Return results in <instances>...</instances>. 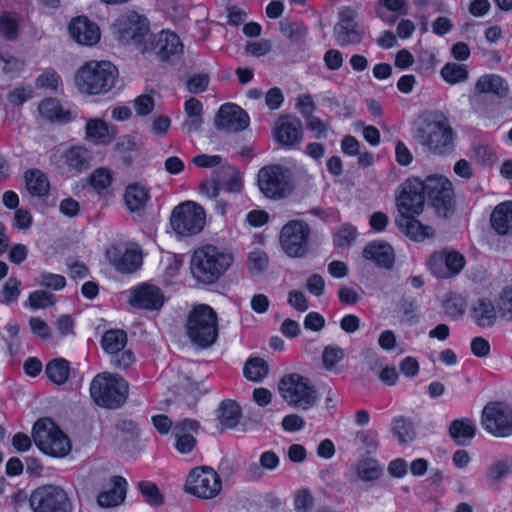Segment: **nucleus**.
<instances>
[{
	"instance_id": "nucleus-36",
	"label": "nucleus",
	"mask_w": 512,
	"mask_h": 512,
	"mask_svg": "<svg viewBox=\"0 0 512 512\" xmlns=\"http://www.w3.org/2000/svg\"><path fill=\"white\" fill-rule=\"evenodd\" d=\"M149 198L148 189L139 184L128 185L124 194L125 204L131 212L143 209Z\"/></svg>"
},
{
	"instance_id": "nucleus-64",
	"label": "nucleus",
	"mask_w": 512,
	"mask_h": 512,
	"mask_svg": "<svg viewBox=\"0 0 512 512\" xmlns=\"http://www.w3.org/2000/svg\"><path fill=\"white\" fill-rule=\"evenodd\" d=\"M39 284L41 286L52 288L54 290H60L64 288L66 280L63 276L52 273H42L40 275Z\"/></svg>"
},
{
	"instance_id": "nucleus-45",
	"label": "nucleus",
	"mask_w": 512,
	"mask_h": 512,
	"mask_svg": "<svg viewBox=\"0 0 512 512\" xmlns=\"http://www.w3.org/2000/svg\"><path fill=\"white\" fill-rule=\"evenodd\" d=\"M268 364L262 358H251L249 359L244 366V375L245 377L254 382L261 381L268 374Z\"/></svg>"
},
{
	"instance_id": "nucleus-17",
	"label": "nucleus",
	"mask_w": 512,
	"mask_h": 512,
	"mask_svg": "<svg viewBox=\"0 0 512 512\" xmlns=\"http://www.w3.org/2000/svg\"><path fill=\"white\" fill-rule=\"evenodd\" d=\"M53 159L58 168L73 174H80L88 170L93 160V155L83 145H74L53 154Z\"/></svg>"
},
{
	"instance_id": "nucleus-13",
	"label": "nucleus",
	"mask_w": 512,
	"mask_h": 512,
	"mask_svg": "<svg viewBox=\"0 0 512 512\" xmlns=\"http://www.w3.org/2000/svg\"><path fill=\"white\" fill-rule=\"evenodd\" d=\"M424 194L437 214L447 217L453 212L454 192L451 182L443 176H429L422 181Z\"/></svg>"
},
{
	"instance_id": "nucleus-51",
	"label": "nucleus",
	"mask_w": 512,
	"mask_h": 512,
	"mask_svg": "<svg viewBox=\"0 0 512 512\" xmlns=\"http://www.w3.org/2000/svg\"><path fill=\"white\" fill-rule=\"evenodd\" d=\"M378 435L373 430H362L357 432L355 442L367 453H373L378 448Z\"/></svg>"
},
{
	"instance_id": "nucleus-43",
	"label": "nucleus",
	"mask_w": 512,
	"mask_h": 512,
	"mask_svg": "<svg viewBox=\"0 0 512 512\" xmlns=\"http://www.w3.org/2000/svg\"><path fill=\"white\" fill-rule=\"evenodd\" d=\"M440 74L449 84L462 83L468 79V70L466 66L454 62L446 63L441 68Z\"/></svg>"
},
{
	"instance_id": "nucleus-49",
	"label": "nucleus",
	"mask_w": 512,
	"mask_h": 512,
	"mask_svg": "<svg viewBox=\"0 0 512 512\" xmlns=\"http://www.w3.org/2000/svg\"><path fill=\"white\" fill-rule=\"evenodd\" d=\"M18 20L9 13L0 16V35L6 40H15L18 37Z\"/></svg>"
},
{
	"instance_id": "nucleus-42",
	"label": "nucleus",
	"mask_w": 512,
	"mask_h": 512,
	"mask_svg": "<svg viewBox=\"0 0 512 512\" xmlns=\"http://www.w3.org/2000/svg\"><path fill=\"white\" fill-rule=\"evenodd\" d=\"M391 431L402 444H407L413 441L416 437L413 423L410 419L403 416H398L392 419Z\"/></svg>"
},
{
	"instance_id": "nucleus-54",
	"label": "nucleus",
	"mask_w": 512,
	"mask_h": 512,
	"mask_svg": "<svg viewBox=\"0 0 512 512\" xmlns=\"http://www.w3.org/2000/svg\"><path fill=\"white\" fill-rule=\"evenodd\" d=\"M498 312L501 318L512 321V288H505L497 302Z\"/></svg>"
},
{
	"instance_id": "nucleus-11",
	"label": "nucleus",
	"mask_w": 512,
	"mask_h": 512,
	"mask_svg": "<svg viewBox=\"0 0 512 512\" xmlns=\"http://www.w3.org/2000/svg\"><path fill=\"white\" fill-rule=\"evenodd\" d=\"M184 489L187 493L200 499H214L222 489L221 478L209 466L193 468L187 475Z\"/></svg>"
},
{
	"instance_id": "nucleus-46",
	"label": "nucleus",
	"mask_w": 512,
	"mask_h": 512,
	"mask_svg": "<svg viewBox=\"0 0 512 512\" xmlns=\"http://www.w3.org/2000/svg\"><path fill=\"white\" fill-rule=\"evenodd\" d=\"M512 472V459L505 456L494 462L488 469L487 478L491 484L500 483Z\"/></svg>"
},
{
	"instance_id": "nucleus-60",
	"label": "nucleus",
	"mask_w": 512,
	"mask_h": 512,
	"mask_svg": "<svg viewBox=\"0 0 512 512\" xmlns=\"http://www.w3.org/2000/svg\"><path fill=\"white\" fill-rule=\"evenodd\" d=\"M356 238V228L351 225L342 226L335 236V245L338 247L350 246Z\"/></svg>"
},
{
	"instance_id": "nucleus-24",
	"label": "nucleus",
	"mask_w": 512,
	"mask_h": 512,
	"mask_svg": "<svg viewBox=\"0 0 512 512\" xmlns=\"http://www.w3.org/2000/svg\"><path fill=\"white\" fill-rule=\"evenodd\" d=\"M275 140L283 146L294 147L303 138L302 123L296 117H281L275 124Z\"/></svg>"
},
{
	"instance_id": "nucleus-30",
	"label": "nucleus",
	"mask_w": 512,
	"mask_h": 512,
	"mask_svg": "<svg viewBox=\"0 0 512 512\" xmlns=\"http://www.w3.org/2000/svg\"><path fill=\"white\" fill-rule=\"evenodd\" d=\"M415 215H399L396 218L398 228L414 241H423L433 236L434 230L415 219Z\"/></svg>"
},
{
	"instance_id": "nucleus-55",
	"label": "nucleus",
	"mask_w": 512,
	"mask_h": 512,
	"mask_svg": "<svg viewBox=\"0 0 512 512\" xmlns=\"http://www.w3.org/2000/svg\"><path fill=\"white\" fill-rule=\"evenodd\" d=\"M21 282L15 277H10L2 289L3 303L9 305L15 302L20 295Z\"/></svg>"
},
{
	"instance_id": "nucleus-40",
	"label": "nucleus",
	"mask_w": 512,
	"mask_h": 512,
	"mask_svg": "<svg viewBox=\"0 0 512 512\" xmlns=\"http://www.w3.org/2000/svg\"><path fill=\"white\" fill-rule=\"evenodd\" d=\"M39 114L51 122L70 121V112L65 111L56 99L48 98L43 100L38 107Z\"/></svg>"
},
{
	"instance_id": "nucleus-7",
	"label": "nucleus",
	"mask_w": 512,
	"mask_h": 512,
	"mask_svg": "<svg viewBox=\"0 0 512 512\" xmlns=\"http://www.w3.org/2000/svg\"><path fill=\"white\" fill-rule=\"evenodd\" d=\"M414 138L436 154H445L453 148V132L446 121L424 119L415 128Z\"/></svg>"
},
{
	"instance_id": "nucleus-29",
	"label": "nucleus",
	"mask_w": 512,
	"mask_h": 512,
	"mask_svg": "<svg viewBox=\"0 0 512 512\" xmlns=\"http://www.w3.org/2000/svg\"><path fill=\"white\" fill-rule=\"evenodd\" d=\"M470 316L477 326L491 328L496 323L497 311L492 301L480 298L472 304Z\"/></svg>"
},
{
	"instance_id": "nucleus-28",
	"label": "nucleus",
	"mask_w": 512,
	"mask_h": 512,
	"mask_svg": "<svg viewBox=\"0 0 512 512\" xmlns=\"http://www.w3.org/2000/svg\"><path fill=\"white\" fill-rule=\"evenodd\" d=\"M363 256L385 269H391L394 264V250L386 242L374 241L369 243L363 250Z\"/></svg>"
},
{
	"instance_id": "nucleus-50",
	"label": "nucleus",
	"mask_w": 512,
	"mask_h": 512,
	"mask_svg": "<svg viewBox=\"0 0 512 512\" xmlns=\"http://www.w3.org/2000/svg\"><path fill=\"white\" fill-rule=\"evenodd\" d=\"M138 488L148 504L159 506L163 503V496L156 484L149 481H141L138 484Z\"/></svg>"
},
{
	"instance_id": "nucleus-26",
	"label": "nucleus",
	"mask_w": 512,
	"mask_h": 512,
	"mask_svg": "<svg viewBox=\"0 0 512 512\" xmlns=\"http://www.w3.org/2000/svg\"><path fill=\"white\" fill-rule=\"evenodd\" d=\"M165 298L162 291L150 284H143L131 292L129 302L132 306L147 309L158 310L164 304Z\"/></svg>"
},
{
	"instance_id": "nucleus-34",
	"label": "nucleus",
	"mask_w": 512,
	"mask_h": 512,
	"mask_svg": "<svg viewBox=\"0 0 512 512\" xmlns=\"http://www.w3.org/2000/svg\"><path fill=\"white\" fill-rule=\"evenodd\" d=\"M184 111L186 117L182 123L183 130L188 134L200 131L203 124V106L201 102L196 98H189L185 102Z\"/></svg>"
},
{
	"instance_id": "nucleus-37",
	"label": "nucleus",
	"mask_w": 512,
	"mask_h": 512,
	"mask_svg": "<svg viewBox=\"0 0 512 512\" xmlns=\"http://www.w3.org/2000/svg\"><path fill=\"white\" fill-rule=\"evenodd\" d=\"M219 176L221 186L224 190L231 193L240 192L243 186L242 177L240 172L231 165H221V167L214 172Z\"/></svg>"
},
{
	"instance_id": "nucleus-61",
	"label": "nucleus",
	"mask_w": 512,
	"mask_h": 512,
	"mask_svg": "<svg viewBox=\"0 0 512 512\" xmlns=\"http://www.w3.org/2000/svg\"><path fill=\"white\" fill-rule=\"evenodd\" d=\"M268 264V257L265 252L261 250L252 251L249 254V269L253 273H261L265 270Z\"/></svg>"
},
{
	"instance_id": "nucleus-32",
	"label": "nucleus",
	"mask_w": 512,
	"mask_h": 512,
	"mask_svg": "<svg viewBox=\"0 0 512 512\" xmlns=\"http://www.w3.org/2000/svg\"><path fill=\"white\" fill-rule=\"evenodd\" d=\"M111 482L112 487L102 491L97 497V502L101 507H114L121 504L125 499L126 480L121 476H114Z\"/></svg>"
},
{
	"instance_id": "nucleus-6",
	"label": "nucleus",
	"mask_w": 512,
	"mask_h": 512,
	"mask_svg": "<svg viewBox=\"0 0 512 512\" xmlns=\"http://www.w3.org/2000/svg\"><path fill=\"white\" fill-rule=\"evenodd\" d=\"M32 438L47 455L62 458L71 451L70 439L51 419L38 420L33 426Z\"/></svg>"
},
{
	"instance_id": "nucleus-59",
	"label": "nucleus",
	"mask_w": 512,
	"mask_h": 512,
	"mask_svg": "<svg viewBox=\"0 0 512 512\" xmlns=\"http://www.w3.org/2000/svg\"><path fill=\"white\" fill-rule=\"evenodd\" d=\"M280 30L284 36L293 42H299L307 33L306 27L298 23L282 22Z\"/></svg>"
},
{
	"instance_id": "nucleus-52",
	"label": "nucleus",
	"mask_w": 512,
	"mask_h": 512,
	"mask_svg": "<svg viewBox=\"0 0 512 512\" xmlns=\"http://www.w3.org/2000/svg\"><path fill=\"white\" fill-rule=\"evenodd\" d=\"M345 356L344 350L338 346L329 345L322 353L323 366L327 370L334 368Z\"/></svg>"
},
{
	"instance_id": "nucleus-10",
	"label": "nucleus",
	"mask_w": 512,
	"mask_h": 512,
	"mask_svg": "<svg viewBox=\"0 0 512 512\" xmlns=\"http://www.w3.org/2000/svg\"><path fill=\"white\" fill-rule=\"evenodd\" d=\"M170 224L178 235H196L202 231L205 225L204 209L193 201L183 202L173 209Z\"/></svg>"
},
{
	"instance_id": "nucleus-23",
	"label": "nucleus",
	"mask_w": 512,
	"mask_h": 512,
	"mask_svg": "<svg viewBox=\"0 0 512 512\" xmlns=\"http://www.w3.org/2000/svg\"><path fill=\"white\" fill-rule=\"evenodd\" d=\"M106 258L119 272L132 273L136 271L142 262V255L135 245L122 250L111 246L106 250Z\"/></svg>"
},
{
	"instance_id": "nucleus-33",
	"label": "nucleus",
	"mask_w": 512,
	"mask_h": 512,
	"mask_svg": "<svg viewBox=\"0 0 512 512\" xmlns=\"http://www.w3.org/2000/svg\"><path fill=\"white\" fill-rule=\"evenodd\" d=\"M475 93H493L499 98L507 97L509 85L505 79L495 74L481 76L475 85Z\"/></svg>"
},
{
	"instance_id": "nucleus-25",
	"label": "nucleus",
	"mask_w": 512,
	"mask_h": 512,
	"mask_svg": "<svg viewBox=\"0 0 512 512\" xmlns=\"http://www.w3.org/2000/svg\"><path fill=\"white\" fill-rule=\"evenodd\" d=\"M70 37L81 45L92 46L100 39L98 26L85 16H78L71 20L68 26Z\"/></svg>"
},
{
	"instance_id": "nucleus-8",
	"label": "nucleus",
	"mask_w": 512,
	"mask_h": 512,
	"mask_svg": "<svg viewBox=\"0 0 512 512\" xmlns=\"http://www.w3.org/2000/svg\"><path fill=\"white\" fill-rule=\"evenodd\" d=\"M115 34L123 44H132L147 53L149 40V22L147 18L134 11L121 15L113 25Z\"/></svg>"
},
{
	"instance_id": "nucleus-2",
	"label": "nucleus",
	"mask_w": 512,
	"mask_h": 512,
	"mask_svg": "<svg viewBox=\"0 0 512 512\" xmlns=\"http://www.w3.org/2000/svg\"><path fill=\"white\" fill-rule=\"evenodd\" d=\"M118 76L117 68L109 61H89L75 73L76 87L89 95L104 94L110 91Z\"/></svg>"
},
{
	"instance_id": "nucleus-19",
	"label": "nucleus",
	"mask_w": 512,
	"mask_h": 512,
	"mask_svg": "<svg viewBox=\"0 0 512 512\" xmlns=\"http://www.w3.org/2000/svg\"><path fill=\"white\" fill-rule=\"evenodd\" d=\"M428 266L431 273L440 279H448L459 274L465 266V258L454 250H442L434 252Z\"/></svg>"
},
{
	"instance_id": "nucleus-53",
	"label": "nucleus",
	"mask_w": 512,
	"mask_h": 512,
	"mask_svg": "<svg viewBox=\"0 0 512 512\" xmlns=\"http://www.w3.org/2000/svg\"><path fill=\"white\" fill-rule=\"evenodd\" d=\"M400 309L408 323L412 324L417 321L419 305L416 298L404 296L400 301Z\"/></svg>"
},
{
	"instance_id": "nucleus-58",
	"label": "nucleus",
	"mask_w": 512,
	"mask_h": 512,
	"mask_svg": "<svg viewBox=\"0 0 512 512\" xmlns=\"http://www.w3.org/2000/svg\"><path fill=\"white\" fill-rule=\"evenodd\" d=\"M199 430V423L193 419H182L175 423L173 427V434L175 438L183 436L194 435Z\"/></svg>"
},
{
	"instance_id": "nucleus-14",
	"label": "nucleus",
	"mask_w": 512,
	"mask_h": 512,
	"mask_svg": "<svg viewBox=\"0 0 512 512\" xmlns=\"http://www.w3.org/2000/svg\"><path fill=\"white\" fill-rule=\"evenodd\" d=\"M33 512H72L67 493L60 487L45 485L34 490L30 496Z\"/></svg>"
},
{
	"instance_id": "nucleus-47",
	"label": "nucleus",
	"mask_w": 512,
	"mask_h": 512,
	"mask_svg": "<svg viewBox=\"0 0 512 512\" xmlns=\"http://www.w3.org/2000/svg\"><path fill=\"white\" fill-rule=\"evenodd\" d=\"M260 465L253 464L249 467V473L254 478H260L262 476V468L273 471L280 463L279 457L273 451H265L260 455Z\"/></svg>"
},
{
	"instance_id": "nucleus-5",
	"label": "nucleus",
	"mask_w": 512,
	"mask_h": 512,
	"mask_svg": "<svg viewBox=\"0 0 512 512\" xmlns=\"http://www.w3.org/2000/svg\"><path fill=\"white\" fill-rule=\"evenodd\" d=\"M186 328L191 342L208 348L218 337L217 314L208 305H198L190 312Z\"/></svg>"
},
{
	"instance_id": "nucleus-21",
	"label": "nucleus",
	"mask_w": 512,
	"mask_h": 512,
	"mask_svg": "<svg viewBox=\"0 0 512 512\" xmlns=\"http://www.w3.org/2000/svg\"><path fill=\"white\" fill-rule=\"evenodd\" d=\"M356 11L345 7L340 11V19L334 27V35L340 46L360 44L364 37V30L355 21Z\"/></svg>"
},
{
	"instance_id": "nucleus-38",
	"label": "nucleus",
	"mask_w": 512,
	"mask_h": 512,
	"mask_svg": "<svg viewBox=\"0 0 512 512\" xmlns=\"http://www.w3.org/2000/svg\"><path fill=\"white\" fill-rule=\"evenodd\" d=\"M241 416V408L236 402L225 400L219 405L218 419L224 428H235L240 422Z\"/></svg>"
},
{
	"instance_id": "nucleus-15",
	"label": "nucleus",
	"mask_w": 512,
	"mask_h": 512,
	"mask_svg": "<svg viewBox=\"0 0 512 512\" xmlns=\"http://www.w3.org/2000/svg\"><path fill=\"white\" fill-rule=\"evenodd\" d=\"M482 427L495 437L512 435V408L502 402L488 403L481 416Z\"/></svg>"
},
{
	"instance_id": "nucleus-4",
	"label": "nucleus",
	"mask_w": 512,
	"mask_h": 512,
	"mask_svg": "<svg viewBox=\"0 0 512 512\" xmlns=\"http://www.w3.org/2000/svg\"><path fill=\"white\" fill-rule=\"evenodd\" d=\"M278 391L290 406L308 411L318 403L319 396L310 379L298 373L284 375L278 383Z\"/></svg>"
},
{
	"instance_id": "nucleus-27",
	"label": "nucleus",
	"mask_w": 512,
	"mask_h": 512,
	"mask_svg": "<svg viewBox=\"0 0 512 512\" xmlns=\"http://www.w3.org/2000/svg\"><path fill=\"white\" fill-rule=\"evenodd\" d=\"M382 472V467L376 459L372 457H365L349 468L347 478L351 483H354L357 480L366 483L374 482L381 477Z\"/></svg>"
},
{
	"instance_id": "nucleus-35",
	"label": "nucleus",
	"mask_w": 512,
	"mask_h": 512,
	"mask_svg": "<svg viewBox=\"0 0 512 512\" xmlns=\"http://www.w3.org/2000/svg\"><path fill=\"white\" fill-rule=\"evenodd\" d=\"M26 190L32 197H44L50 184L47 176L39 169H30L24 175Z\"/></svg>"
},
{
	"instance_id": "nucleus-48",
	"label": "nucleus",
	"mask_w": 512,
	"mask_h": 512,
	"mask_svg": "<svg viewBox=\"0 0 512 512\" xmlns=\"http://www.w3.org/2000/svg\"><path fill=\"white\" fill-rule=\"evenodd\" d=\"M466 306L467 303L465 298L456 293L448 294L443 302V308L446 315L452 318L461 317L465 313Z\"/></svg>"
},
{
	"instance_id": "nucleus-63",
	"label": "nucleus",
	"mask_w": 512,
	"mask_h": 512,
	"mask_svg": "<svg viewBox=\"0 0 512 512\" xmlns=\"http://www.w3.org/2000/svg\"><path fill=\"white\" fill-rule=\"evenodd\" d=\"M296 108L304 118L312 116L316 109L313 97L310 94L299 95L296 100Z\"/></svg>"
},
{
	"instance_id": "nucleus-44",
	"label": "nucleus",
	"mask_w": 512,
	"mask_h": 512,
	"mask_svg": "<svg viewBox=\"0 0 512 512\" xmlns=\"http://www.w3.org/2000/svg\"><path fill=\"white\" fill-rule=\"evenodd\" d=\"M86 136L97 143H106L111 139L109 127L100 119H91L86 123Z\"/></svg>"
},
{
	"instance_id": "nucleus-18",
	"label": "nucleus",
	"mask_w": 512,
	"mask_h": 512,
	"mask_svg": "<svg viewBox=\"0 0 512 512\" xmlns=\"http://www.w3.org/2000/svg\"><path fill=\"white\" fill-rule=\"evenodd\" d=\"M148 51L154 53L161 61L174 62L183 54L184 45L178 35L170 31L149 36Z\"/></svg>"
},
{
	"instance_id": "nucleus-39",
	"label": "nucleus",
	"mask_w": 512,
	"mask_h": 512,
	"mask_svg": "<svg viewBox=\"0 0 512 512\" xmlns=\"http://www.w3.org/2000/svg\"><path fill=\"white\" fill-rule=\"evenodd\" d=\"M449 433L458 445H465L474 438L476 427L474 423L467 418L454 420L449 427Z\"/></svg>"
},
{
	"instance_id": "nucleus-41",
	"label": "nucleus",
	"mask_w": 512,
	"mask_h": 512,
	"mask_svg": "<svg viewBox=\"0 0 512 512\" xmlns=\"http://www.w3.org/2000/svg\"><path fill=\"white\" fill-rule=\"evenodd\" d=\"M69 372V363L63 358L51 360L45 368L48 379L56 385L64 384L69 378Z\"/></svg>"
},
{
	"instance_id": "nucleus-62",
	"label": "nucleus",
	"mask_w": 512,
	"mask_h": 512,
	"mask_svg": "<svg viewBox=\"0 0 512 512\" xmlns=\"http://www.w3.org/2000/svg\"><path fill=\"white\" fill-rule=\"evenodd\" d=\"M294 507L297 512L311 511L313 507V497L307 489H301L296 493Z\"/></svg>"
},
{
	"instance_id": "nucleus-12",
	"label": "nucleus",
	"mask_w": 512,
	"mask_h": 512,
	"mask_svg": "<svg viewBox=\"0 0 512 512\" xmlns=\"http://www.w3.org/2000/svg\"><path fill=\"white\" fill-rule=\"evenodd\" d=\"M311 229L303 220H290L281 229L279 242L283 251L293 258L305 256L309 248Z\"/></svg>"
},
{
	"instance_id": "nucleus-3",
	"label": "nucleus",
	"mask_w": 512,
	"mask_h": 512,
	"mask_svg": "<svg viewBox=\"0 0 512 512\" xmlns=\"http://www.w3.org/2000/svg\"><path fill=\"white\" fill-rule=\"evenodd\" d=\"M128 383L119 375L103 372L96 375L90 383V395L101 407L117 409L128 396Z\"/></svg>"
},
{
	"instance_id": "nucleus-22",
	"label": "nucleus",
	"mask_w": 512,
	"mask_h": 512,
	"mask_svg": "<svg viewBox=\"0 0 512 512\" xmlns=\"http://www.w3.org/2000/svg\"><path fill=\"white\" fill-rule=\"evenodd\" d=\"M249 122L248 114L240 106L232 103L223 104L214 119L215 127L225 132L245 130Z\"/></svg>"
},
{
	"instance_id": "nucleus-56",
	"label": "nucleus",
	"mask_w": 512,
	"mask_h": 512,
	"mask_svg": "<svg viewBox=\"0 0 512 512\" xmlns=\"http://www.w3.org/2000/svg\"><path fill=\"white\" fill-rule=\"evenodd\" d=\"M112 182V173L107 168H98L90 175V184L97 190L106 189Z\"/></svg>"
},
{
	"instance_id": "nucleus-57",
	"label": "nucleus",
	"mask_w": 512,
	"mask_h": 512,
	"mask_svg": "<svg viewBox=\"0 0 512 512\" xmlns=\"http://www.w3.org/2000/svg\"><path fill=\"white\" fill-rule=\"evenodd\" d=\"M28 301L33 309H43L54 304L53 294L43 290L32 292L29 295Z\"/></svg>"
},
{
	"instance_id": "nucleus-20",
	"label": "nucleus",
	"mask_w": 512,
	"mask_h": 512,
	"mask_svg": "<svg viewBox=\"0 0 512 512\" xmlns=\"http://www.w3.org/2000/svg\"><path fill=\"white\" fill-rule=\"evenodd\" d=\"M425 194L422 181L410 179L402 184V191L397 198L400 215H419L424 208Z\"/></svg>"
},
{
	"instance_id": "nucleus-31",
	"label": "nucleus",
	"mask_w": 512,
	"mask_h": 512,
	"mask_svg": "<svg viewBox=\"0 0 512 512\" xmlns=\"http://www.w3.org/2000/svg\"><path fill=\"white\" fill-rule=\"evenodd\" d=\"M490 222L498 235H512V201L498 204L491 213Z\"/></svg>"
},
{
	"instance_id": "nucleus-1",
	"label": "nucleus",
	"mask_w": 512,
	"mask_h": 512,
	"mask_svg": "<svg viewBox=\"0 0 512 512\" xmlns=\"http://www.w3.org/2000/svg\"><path fill=\"white\" fill-rule=\"evenodd\" d=\"M233 255L213 245L196 249L191 257V272L204 284L216 282L233 263Z\"/></svg>"
},
{
	"instance_id": "nucleus-16",
	"label": "nucleus",
	"mask_w": 512,
	"mask_h": 512,
	"mask_svg": "<svg viewBox=\"0 0 512 512\" xmlns=\"http://www.w3.org/2000/svg\"><path fill=\"white\" fill-rule=\"evenodd\" d=\"M127 334L120 329L108 330L101 339L103 350L110 356V363L118 369L130 367L135 357L131 350H125Z\"/></svg>"
},
{
	"instance_id": "nucleus-9",
	"label": "nucleus",
	"mask_w": 512,
	"mask_h": 512,
	"mask_svg": "<svg viewBox=\"0 0 512 512\" xmlns=\"http://www.w3.org/2000/svg\"><path fill=\"white\" fill-rule=\"evenodd\" d=\"M258 187L269 199H284L293 191L292 173L279 164L264 166L258 172Z\"/></svg>"
}]
</instances>
